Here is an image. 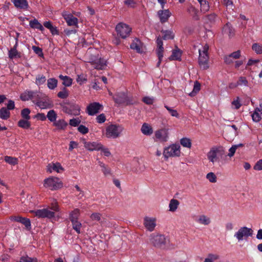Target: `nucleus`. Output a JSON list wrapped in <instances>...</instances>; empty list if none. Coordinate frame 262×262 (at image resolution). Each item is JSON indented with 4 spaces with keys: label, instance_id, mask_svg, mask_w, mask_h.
Listing matches in <instances>:
<instances>
[{
    "label": "nucleus",
    "instance_id": "1",
    "mask_svg": "<svg viewBox=\"0 0 262 262\" xmlns=\"http://www.w3.org/2000/svg\"><path fill=\"white\" fill-rule=\"evenodd\" d=\"M208 50L209 46L207 44L203 46L199 50V64L200 67L203 70H207L209 67Z\"/></svg>",
    "mask_w": 262,
    "mask_h": 262
},
{
    "label": "nucleus",
    "instance_id": "2",
    "mask_svg": "<svg viewBox=\"0 0 262 262\" xmlns=\"http://www.w3.org/2000/svg\"><path fill=\"white\" fill-rule=\"evenodd\" d=\"M225 151L222 146H214L212 147L207 154L208 160L214 164L219 161V157H222L225 155Z\"/></svg>",
    "mask_w": 262,
    "mask_h": 262
},
{
    "label": "nucleus",
    "instance_id": "3",
    "mask_svg": "<svg viewBox=\"0 0 262 262\" xmlns=\"http://www.w3.org/2000/svg\"><path fill=\"white\" fill-rule=\"evenodd\" d=\"M163 155L166 159L169 157H179L181 155L180 146L173 144L164 148Z\"/></svg>",
    "mask_w": 262,
    "mask_h": 262
},
{
    "label": "nucleus",
    "instance_id": "4",
    "mask_svg": "<svg viewBox=\"0 0 262 262\" xmlns=\"http://www.w3.org/2000/svg\"><path fill=\"white\" fill-rule=\"evenodd\" d=\"M44 186L54 190L62 188L63 183L58 178L50 177L44 180Z\"/></svg>",
    "mask_w": 262,
    "mask_h": 262
},
{
    "label": "nucleus",
    "instance_id": "5",
    "mask_svg": "<svg viewBox=\"0 0 262 262\" xmlns=\"http://www.w3.org/2000/svg\"><path fill=\"white\" fill-rule=\"evenodd\" d=\"M150 243L155 247L162 248L166 243V239L164 235L152 233L150 235Z\"/></svg>",
    "mask_w": 262,
    "mask_h": 262
},
{
    "label": "nucleus",
    "instance_id": "6",
    "mask_svg": "<svg viewBox=\"0 0 262 262\" xmlns=\"http://www.w3.org/2000/svg\"><path fill=\"white\" fill-rule=\"evenodd\" d=\"M131 30L132 29L128 25L123 23L118 24L116 27L117 34L123 39L129 35Z\"/></svg>",
    "mask_w": 262,
    "mask_h": 262
},
{
    "label": "nucleus",
    "instance_id": "7",
    "mask_svg": "<svg viewBox=\"0 0 262 262\" xmlns=\"http://www.w3.org/2000/svg\"><path fill=\"white\" fill-rule=\"evenodd\" d=\"M119 128V126L114 124L108 126L106 129V137L108 138L113 139L118 138L120 136L121 132V130H120Z\"/></svg>",
    "mask_w": 262,
    "mask_h": 262
},
{
    "label": "nucleus",
    "instance_id": "8",
    "mask_svg": "<svg viewBox=\"0 0 262 262\" xmlns=\"http://www.w3.org/2000/svg\"><path fill=\"white\" fill-rule=\"evenodd\" d=\"M253 234V230L251 228H249L247 227H243L239 229V230L234 234L235 237L238 241L243 240L244 237H248L252 236Z\"/></svg>",
    "mask_w": 262,
    "mask_h": 262
},
{
    "label": "nucleus",
    "instance_id": "9",
    "mask_svg": "<svg viewBox=\"0 0 262 262\" xmlns=\"http://www.w3.org/2000/svg\"><path fill=\"white\" fill-rule=\"evenodd\" d=\"M64 113L69 115H79L80 114V107L75 103H67L63 107Z\"/></svg>",
    "mask_w": 262,
    "mask_h": 262
},
{
    "label": "nucleus",
    "instance_id": "10",
    "mask_svg": "<svg viewBox=\"0 0 262 262\" xmlns=\"http://www.w3.org/2000/svg\"><path fill=\"white\" fill-rule=\"evenodd\" d=\"M155 140L160 142H165L168 139V132L167 129L162 128L155 133Z\"/></svg>",
    "mask_w": 262,
    "mask_h": 262
},
{
    "label": "nucleus",
    "instance_id": "11",
    "mask_svg": "<svg viewBox=\"0 0 262 262\" xmlns=\"http://www.w3.org/2000/svg\"><path fill=\"white\" fill-rule=\"evenodd\" d=\"M89 62L91 63L95 69L98 70H103L106 66V61L104 59L96 56H92L90 59Z\"/></svg>",
    "mask_w": 262,
    "mask_h": 262
},
{
    "label": "nucleus",
    "instance_id": "12",
    "mask_svg": "<svg viewBox=\"0 0 262 262\" xmlns=\"http://www.w3.org/2000/svg\"><path fill=\"white\" fill-rule=\"evenodd\" d=\"M32 213H34L35 216L39 218H52L54 216L55 213L53 211H51L48 209H38L37 210H32L31 211Z\"/></svg>",
    "mask_w": 262,
    "mask_h": 262
},
{
    "label": "nucleus",
    "instance_id": "13",
    "mask_svg": "<svg viewBox=\"0 0 262 262\" xmlns=\"http://www.w3.org/2000/svg\"><path fill=\"white\" fill-rule=\"evenodd\" d=\"M62 15L66 20L68 26L78 27V19L74 17L72 14L67 12H63Z\"/></svg>",
    "mask_w": 262,
    "mask_h": 262
},
{
    "label": "nucleus",
    "instance_id": "14",
    "mask_svg": "<svg viewBox=\"0 0 262 262\" xmlns=\"http://www.w3.org/2000/svg\"><path fill=\"white\" fill-rule=\"evenodd\" d=\"M37 97H39V94L32 91H26L21 94L20 98L23 101H27L30 99L33 102L37 101Z\"/></svg>",
    "mask_w": 262,
    "mask_h": 262
},
{
    "label": "nucleus",
    "instance_id": "15",
    "mask_svg": "<svg viewBox=\"0 0 262 262\" xmlns=\"http://www.w3.org/2000/svg\"><path fill=\"white\" fill-rule=\"evenodd\" d=\"M103 109L102 105H100L99 103H91L87 107V113L89 115H95L100 113Z\"/></svg>",
    "mask_w": 262,
    "mask_h": 262
},
{
    "label": "nucleus",
    "instance_id": "16",
    "mask_svg": "<svg viewBox=\"0 0 262 262\" xmlns=\"http://www.w3.org/2000/svg\"><path fill=\"white\" fill-rule=\"evenodd\" d=\"M9 219L11 221L20 223L23 224L27 229L31 228V222L30 219L26 217H23L20 216H11Z\"/></svg>",
    "mask_w": 262,
    "mask_h": 262
},
{
    "label": "nucleus",
    "instance_id": "17",
    "mask_svg": "<svg viewBox=\"0 0 262 262\" xmlns=\"http://www.w3.org/2000/svg\"><path fill=\"white\" fill-rule=\"evenodd\" d=\"M114 99L116 103L118 104L124 103L128 104L131 103L129 97L124 93L117 94L114 96Z\"/></svg>",
    "mask_w": 262,
    "mask_h": 262
},
{
    "label": "nucleus",
    "instance_id": "18",
    "mask_svg": "<svg viewBox=\"0 0 262 262\" xmlns=\"http://www.w3.org/2000/svg\"><path fill=\"white\" fill-rule=\"evenodd\" d=\"M156 220L155 218H151L146 216L144 219V225L146 229L151 232L154 230L156 226Z\"/></svg>",
    "mask_w": 262,
    "mask_h": 262
},
{
    "label": "nucleus",
    "instance_id": "19",
    "mask_svg": "<svg viewBox=\"0 0 262 262\" xmlns=\"http://www.w3.org/2000/svg\"><path fill=\"white\" fill-rule=\"evenodd\" d=\"M237 134V131H236V130H233V129L230 127L226 128L224 132V138L227 141H232Z\"/></svg>",
    "mask_w": 262,
    "mask_h": 262
},
{
    "label": "nucleus",
    "instance_id": "20",
    "mask_svg": "<svg viewBox=\"0 0 262 262\" xmlns=\"http://www.w3.org/2000/svg\"><path fill=\"white\" fill-rule=\"evenodd\" d=\"M84 146L89 150H99L102 148V144L96 142H84Z\"/></svg>",
    "mask_w": 262,
    "mask_h": 262
},
{
    "label": "nucleus",
    "instance_id": "21",
    "mask_svg": "<svg viewBox=\"0 0 262 262\" xmlns=\"http://www.w3.org/2000/svg\"><path fill=\"white\" fill-rule=\"evenodd\" d=\"M158 15L162 23L167 21L171 15V13L168 9L159 10L158 12Z\"/></svg>",
    "mask_w": 262,
    "mask_h": 262
},
{
    "label": "nucleus",
    "instance_id": "22",
    "mask_svg": "<svg viewBox=\"0 0 262 262\" xmlns=\"http://www.w3.org/2000/svg\"><path fill=\"white\" fill-rule=\"evenodd\" d=\"M130 47L132 49L136 50L138 53H142L143 51L142 44L138 38L133 40Z\"/></svg>",
    "mask_w": 262,
    "mask_h": 262
},
{
    "label": "nucleus",
    "instance_id": "23",
    "mask_svg": "<svg viewBox=\"0 0 262 262\" xmlns=\"http://www.w3.org/2000/svg\"><path fill=\"white\" fill-rule=\"evenodd\" d=\"M24 118L18 122L19 127L24 129H28L30 127V122L28 121L30 119V116H23Z\"/></svg>",
    "mask_w": 262,
    "mask_h": 262
},
{
    "label": "nucleus",
    "instance_id": "24",
    "mask_svg": "<svg viewBox=\"0 0 262 262\" xmlns=\"http://www.w3.org/2000/svg\"><path fill=\"white\" fill-rule=\"evenodd\" d=\"M11 1L17 8L27 10L29 8L27 0H11Z\"/></svg>",
    "mask_w": 262,
    "mask_h": 262
},
{
    "label": "nucleus",
    "instance_id": "25",
    "mask_svg": "<svg viewBox=\"0 0 262 262\" xmlns=\"http://www.w3.org/2000/svg\"><path fill=\"white\" fill-rule=\"evenodd\" d=\"M141 130L144 135L146 136H150L153 133L152 127L146 123H143L141 127Z\"/></svg>",
    "mask_w": 262,
    "mask_h": 262
},
{
    "label": "nucleus",
    "instance_id": "26",
    "mask_svg": "<svg viewBox=\"0 0 262 262\" xmlns=\"http://www.w3.org/2000/svg\"><path fill=\"white\" fill-rule=\"evenodd\" d=\"M182 56L181 51L177 48L173 50L171 55L169 57V59L171 60H181Z\"/></svg>",
    "mask_w": 262,
    "mask_h": 262
},
{
    "label": "nucleus",
    "instance_id": "27",
    "mask_svg": "<svg viewBox=\"0 0 262 262\" xmlns=\"http://www.w3.org/2000/svg\"><path fill=\"white\" fill-rule=\"evenodd\" d=\"M48 171L50 172H52V170L50 168H52L53 170L56 171V172L60 173L63 171L64 169L61 166V164L58 163H53L52 166L51 164H49L48 166Z\"/></svg>",
    "mask_w": 262,
    "mask_h": 262
},
{
    "label": "nucleus",
    "instance_id": "28",
    "mask_svg": "<svg viewBox=\"0 0 262 262\" xmlns=\"http://www.w3.org/2000/svg\"><path fill=\"white\" fill-rule=\"evenodd\" d=\"M59 78L62 80V84L65 86H70L72 84L73 79L69 76L60 75Z\"/></svg>",
    "mask_w": 262,
    "mask_h": 262
},
{
    "label": "nucleus",
    "instance_id": "29",
    "mask_svg": "<svg viewBox=\"0 0 262 262\" xmlns=\"http://www.w3.org/2000/svg\"><path fill=\"white\" fill-rule=\"evenodd\" d=\"M80 215V210L79 209H75L73 211H71L70 213L69 219L71 222H73L74 221H77L78 220V217Z\"/></svg>",
    "mask_w": 262,
    "mask_h": 262
},
{
    "label": "nucleus",
    "instance_id": "30",
    "mask_svg": "<svg viewBox=\"0 0 262 262\" xmlns=\"http://www.w3.org/2000/svg\"><path fill=\"white\" fill-rule=\"evenodd\" d=\"M223 31L224 33L228 34L230 37L232 36L234 34V30L229 23L226 24L224 26Z\"/></svg>",
    "mask_w": 262,
    "mask_h": 262
},
{
    "label": "nucleus",
    "instance_id": "31",
    "mask_svg": "<svg viewBox=\"0 0 262 262\" xmlns=\"http://www.w3.org/2000/svg\"><path fill=\"white\" fill-rule=\"evenodd\" d=\"M200 4L201 11L203 13L207 12L209 10V5L206 0H198Z\"/></svg>",
    "mask_w": 262,
    "mask_h": 262
},
{
    "label": "nucleus",
    "instance_id": "32",
    "mask_svg": "<svg viewBox=\"0 0 262 262\" xmlns=\"http://www.w3.org/2000/svg\"><path fill=\"white\" fill-rule=\"evenodd\" d=\"M57 80L55 78H49L47 81L48 88L50 90L55 89L57 86Z\"/></svg>",
    "mask_w": 262,
    "mask_h": 262
},
{
    "label": "nucleus",
    "instance_id": "33",
    "mask_svg": "<svg viewBox=\"0 0 262 262\" xmlns=\"http://www.w3.org/2000/svg\"><path fill=\"white\" fill-rule=\"evenodd\" d=\"M198 222L204 225H208L210 223L211 221L210 218L207 216L205 215H201L199 216Z\"/></svg>",
    "mask_w": 262,
    "mask_h": 262
},
{
    "label": "nucleus",
    "instance_id": "34",
    "mask_svg": "<svg viewBox=\"0 0 262 262\" xmlns=\"http://www.w3.org/2000/svg\"><path fill=\"white\" fill-rule=\"evenodd\" d=\"M179 205V202L177 200H171L169 204V211L172 212L175 211L178 208Z\"/></svg>",
    "mask_w": 262,
    "mask_h": 262
},
{
    "label": "nucleus",
    "instance_id": "35",
    "mask_svg": "<svg viewBox=\"0 0 262 262\" xmlns=\"http://www.w3.org/2000/svg\"><path fill=\"white\" fill-rule=\"evenodd\" d=\"M16 44L14 47L13 48L11 49L9 51V57L11 59L16 58H19L20 57L19 54L17 52L16 50Z\"/></svg>",
    "mask_w": 262,
    "mask_h": 262
},
{
    "label": "nucleus",
    "instance_id": "36",
    "mask_svg": "<svg viewBox=\"0 0 262 262\" xmlns=\"http://www.w3.org/2000/svg\"><path fill=\"white\" fill-rule=\"evenodd\" d=\"M241 55V52L239 51H237L236 52H234L232 53H231L229 56L228 57H226L225 58V61L227 63H230L231 62H232V61H228V59L229 58H233L234 59H237Z\"/></svg>",
    "mask_w": 262,
    "mask_h": 262
},
{
    "label": "nucleus",
    "instance_id": "37",
    "mask_svg": "<svg viewBox=\"0 0 262 262\" xmlns=\"http://www.w3.org/2000/svg\"><path fill=\"white\" fill-rule=\"evenodd\" d=\"M188 12L195 19L198 18V11L193 6L190 5L187 9Z\"/></svg>",
    "mask_w": 262,
    "mask_h": 262
},
{
    "label": "nucleus",
    "instance_id": "38",
    "mask_svg": "<svg viewBox=\"0 0 262 262\" xmlns=\"http://www.w3.org/2000/svg\"><path fill=\"white\" fill-rule=\"evenodd\" d=\"M54 125L56 126L58 129H63L68 125V123L64 120L61 119L55 122Z\"/></svg>",
    "mask_w": 262,
    "mask_h": 262
},
{
    "label": "nucleus",
    "instance_id": "39",
    "mask_svg": "<svg viewBox=\"0 0 262 262\" xmlns=\"http://www.w3.org/2000/svg\"><path fill=\"white\" fill-rule=\"evenodd\" d=\"M163 51H164V48L163 47H157V50H156V52H157V54L158 55V59H159V61L157 63V67H159L162 61V58H163Z\"/></svg>",
    "mask_w": 262,
    "mask_h": 262
},
{
    "label": "nucleus",
    "instance_id": "40",
    "mask_svg": "<svg viewBox=\"0 0 262 262\" xmlns=\"http://www.w3.org/2000/svg\"><path fill=\"white\" fill-rule=\"evenodd\" d=\"M201 85L199 82L195 81L194 84L193 89L191 92L189 94V95L193 97L200 90Z\"/></svg>",
    "mask_w": 262,
    "mask_h": 262
},
{
    "label": "nucleus",
    "instance_id": "41",
    "mask_svg": "<svg viewBox=\"0 0 262 262\" xmlns=\"http://www.w3.org/2000/svg\"><path fill=\"white\" fill-rule=\"evenodd\" d=\"M16 262H37V260L36 258L30 257L28 255L21 256L18 261Z\"/></svg>",
    "mask_w": 262,
    "mask_h": 262
},
{
    "label": "nucleus",
    "instance_id": "42",
    "mask_svg": "<svg viewBox=\"0 0 262 262\" xmlns=\"http://www.w3.org/2000/svg\"><path fill=\"white\" fill-rule=\"evenodd\" d=\"M181 144L185 147L190 148L191 147V140L187 138H183L180 140Z\"/></svg>",
    "mask_w": 262,
    "mask_h": 262
},
{
    "label": "nucleus",
    "instance_id": "43",
    "mask_svg": "<svg viewBox=\"0 0 262 262\" xmlns=\"http://www.w3.org/2000/svg\"><path fill=\"white\" fill-rule=\"evenodd\" d=\"M252 49L256 54H262V45L258 43H254L252 45Z\"/></svg>",
    "mask_w": 262,
    "mask_h": 262
},
{
    "label": "nucleus",
    "instance_id": "44",
    "mask_svg": "<svg viewBox=\"0 0 262 262\" xmlns=\"http://www.w3.org/2000/svg\"><path fill=\"white\" fill-rule=\"evenodd\" d=\"M162 32L163 34L164 39H173L174 37V33L172 31L166 30L163 31Z\"/></svg>",
    "mask_w": 262,
    "mask_h": 262
},
{
    "label": "nucleus",
    "instance_id": "45",
    "mask_svg": "<svg viewBox=\"0 0 262 262\" xmlns=\"http://www.w3.org/2000/svg\"><path fill=\"white\" fill-rule=\"evenodd\" d=\"M220 258V256L217 254H209L208 257L205 259L204 262H213Z\"/></svg>",
    "mask_w": 262,
    "mask_h": 262
},
{
    "label": "nucleus",
    "instance_id": "46",
    "mask_svg": "<svg viewBox=\"0 0 262 262\" xmlns=\"http://www.w3.org/2000/svg\"><path fill=\"white\" fill-rule=\"evenodd\" d=\"M73 229H74L78 234L80 233V229L82 227V225L78 220L74 221L72 222Z\"/></svg>",
    "mask_w": 262,
    "mask_h": 262
},
{
    "label": "nucleus",
    "instance_id": "47",
    "mask_svg": "<svg viewBox=\"0 0 262 262\" xmlns=\"http://www.w3.org/2000/svg\"><path fill=\"white\" fill-rule=\"evenodd\" d=\"M241 105L240 99L238 97L234 98L231 103L232 107L235 109H238L241 106Z\"/></svg>",
    "mask_w": 262,
    "mask_h": 262
},
{
    "label": "nucleus",
    "instance_id": "48",
    "mask_svg": "<svg viewBox=\"0 0 262 262\" xmlns=\"http://www.w3.org/2000/svg\"><path fill=\"white\" fill-rule=\"evenodd\" d=\"M5 161L11 165H15L17 163V159L15 158L9 157V156H5Z\"/></svg>",
    "mask_w": 262,
    "mask_h": 262
},
{
    "label": "nucleus",
    "instance_id": "49",
    "mask_svg": "<svg viewBox=\"0 0 262 262\" xmlns=\"http://www.w3.org/2000/svg\"><path fill=\"white\" fill-rule=\"evenodd\" d=\"M206 178L211 183H215L216 182V176L212 172H209L206 175Z\"/></svg>",
    "mask_w": 262,
    "mask_h": 262
},
{
    "label": "nucleus",
    "instance_id": "50",
    "mask_svg": "<svg viewBox=\"0 0 262 262\" xmlns=\"http://www.w3.org/2000/svg\"><path fill=\"white\" fill-rule=\"evenodd\" d=\"M57 96L60 98L65 99L69 96L68 91L66 88H63L62 91L58 92Z\"/></svg>",
    "mask_w": 262,
    "mask_h": 262
},
{
    "label": "nucleus",
    "instance_id": "51",
    "mask_svg": "<svg viewBox=\"0 0 262 262\" xmlns=\"http://www.w3.org/2000/svg\"><path fill=\"white\" fill-rule=\"evenodd\" d=\"M46 81V78L43 75H38L36 78V83L38 85L43 84Z\"/></svg>",
    "mask_w": 262,
    "mask_h": 262
},
{
    "label": "nucleus",
    "instance_id": "52",
    "mask_svg": "<svg viewBox=\"0 0 262 262\" xmlns=\"http://www.w3.org/2000/svg\"><path fill=\"white\" fill-rule=\"evenodd\" d=\"M86 80L87 79L86 78V76L82 74L78 75L77 78L76 79L77 82L80 85L85 83L86 81Z\"/></svg>",
    "mask_w": 262,
    "mask_h": 262
},
{
    "label": "nucleus",
    "instance_id": "53",
    "mask_svg": "<svg viewBox=\"0 0 262 262\" xmlns=\"http://www.w3.org/2000/svg\"><path fill=\"white\" fill-rule=\"evenodd\" d=\"M29 25L32 28L37 29L41 24L36 19H34L30 21Z\"/></svg>",
    "mask_w": 262,
    "mask_h": 262
},
{
    "label": "nucleus",
    "instance_id": "54",
    "mask_svg": "<svg viewBox=\"0 0 262 262\" xmlns=\"http://www.w3.org/2000/svg\"><path fill=\"white\" fill-rule=\"evenodd\" d=\"M90 217L93 221L100 222L101 219V214L97 212L93 213L91 214Z\"/></svg>",
    "mask_w": 262,
    "mask_h": 262
},
{
    "label": "nucleus",
    "instance_id": "55",
    "mask_svg": "<svg viewBox=\"0 0 262 262\" xmlns=\"http://www.w3.org/2000/svg\"><path fill=\"white\" fill-rule=\"evenodd\" d=\"M238 85L240 86H247L248 81L245 77H241L237 81Z\"/></svg>",
    "mask_w": 262,
    "mask_h": 262
},
{
    "label": "nucleus",
    "instance_id": "56",
    "mask_svg": "<svg viewBox=\"0 0 262 262\" xmlns=\"http://www.w3.org/2000/svg\"><path fill=\"white\" fill-rule=\"evenodd\" d=\"M78 130L82 134H85L89 132V129L83 125H79L78 127Z\"/></svg>",
    "mask_w": 262,
    "mask_h": 262
},
{
    "label": "nucleus",
    "instance_id": "57",
    "mask_svg": "<svg viewBox=\"0 0 262 262\" xmlns=\"http://www.w3.org/2000/svg\"><path fill=\"white\" fill-rule=\"evenodd\" d=\"M143 101L147 104H151L154 101V99L152 97H145L143 98Z\"/></svg>",
    "mask_w": 262,
    "mask_h": 262
},
{
    "label": "nucleus",
    "instance_id": "58",
    "mask_svg": "<svg viewBox=\"0 0 262 262\" xmlns=\"http://www.w3.org/2000/svg\"><path fill=\"white\" fill-rule=\"evenodd\" d=\"M32 49H33V51L36 54H37L38 56H42L43 54H42V50L39 47H36V46H33Z\"/></svg>",
    "mask_w": 262,
    "mask_h": 262
},
{
    "label": "nucleus",
    "instance_id": "59",
    "mask_svg": "<svg viewBox=\"0 0 262 262\" xmlns=\"http://www.w3.org/2000/svg\"><path fill=\"white\" fill-rule=\"evenodd\" d=\"M254 169L256 170H262V159L258 161L254 166Z\"/></svg>",
    "mask_w": 262,
    "mask_h": 262
},
{
    "label": "nucleus",
    "instance_id": "60",
    "mask_svg": "<svg viewBox=\"0 0 262 262\" xmlns=\"http://www.w3.org/2000/svg\"><path fill=\"white\" fill-rule=\"evenodd\" d=\"M80 123V120L78 119H72L70 120V124L73 126H77Z\"/></svg>",
    "mask_w": 262,
    "mask_h": 262
},
{
    "label": "nucleus",
    "instance_id": "61",
    "mask_svg": "<svg viewBox=\"0 0 262 262\" xmlns=\"http://www.w3.org/2000/svg\"><path fill=\"white\" fill-rule=\"evenodd\" d=\"M125 5L128 7L133 8L135 7L136 3L134 0H125L124 2Z\"/></svg>",
    "mask_w": 262,
    "mask_h": 262
},
{
    "label": "nucleus",
    "instance_id": "62",
    "mask_svg": "<svg viewBox=\"0 0 262 262\" xmlns=\"http://www.w3.org/2000/svg\"><path fill=\"white\" fill-rule=\"evenodd\" d=\"M236 149H236V146L232 145L231 146V147L229 149V152L228 153V156L229 157H233L234 156Z\"/></svg>",
    "mask_w": 262,
    "mask_h": 262
},
{
    "label": "nucleus",
    "instance_id": "63",
    "mask_svg": "<svg viewBox=\"0 0 262 262\" xmlns=\"http://www.w3.org/2000/svg\"><path fill=\"white\" fill-rule=\"evenodd\" d=\"M78 143L75 141H71L69 145V150L72 151L74 148H77Z\"/></svg>",
    "mask_w": 262,
    "mask_h": 262
},
{
    "label": "nucleus",
    "instance_id": "64",
    "mask_svg": "<svg viewBox=\"0 0 262 262\" xmlns=\"http://www.w3.org/2000/svg\"><path fill=\"white\" fill-rule=\"evenodd\" d=\"M15 104L14 102L12 100H9L7 104V108L9 110H11L14 108Z\"/></svg>",
    "mask_w": 262,
    "mask_h": 262
}]
</instances>
